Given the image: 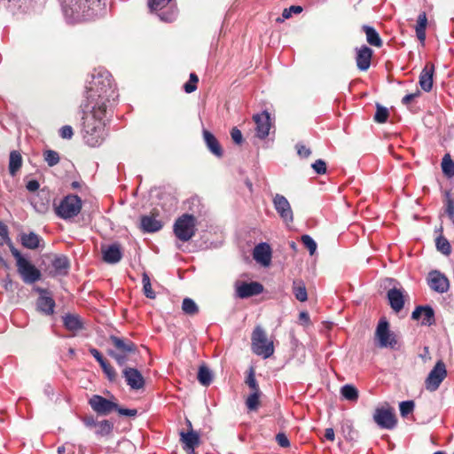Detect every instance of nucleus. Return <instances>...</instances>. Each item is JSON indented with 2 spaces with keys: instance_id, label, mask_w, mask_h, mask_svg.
I'll list each match as a JSON object with an SVG mask.
<instances>
[{
  "instance_id": "f257e3e1",
  "label": "nucleus",
  "mask_w": 454,
  "mask_h": 454,
  "mask_svg": "<svg viewBox=\"0 0 454 454\" xmlns=\"http://www.w3.org/2000/svg\"><path fill=\"white\" fill-rule=\"evenodd\" d=\"M118 98L111 74L104 69H95L87 82L85 101L82 106L107 111Z\"/></svg>"
},
{
  "instance_id": "f03ea898",
  "label": "nucleus",
  "mask_w": 454,
  "mask_h": 454,
  "mask_svg": "<svg viewBox=\"0 0 454 454\" xmlns=\"http://www.w3.org/2000/svg\"><path fill=\"white\" fill-rule=\"evenodd\" d=\"M82 137L90 147L99 146L106 138V122L107 111L82 106Z\"/></svg>"
},
{
  "instance_id": "7ed1b4c3",
  "label": "nucleus",
  "mask_w": 454,
  "mask_h": 454,
  "mask_svg": "<svg viewBox=\"0 0 454 454\" xmlns=\"http://www.w3.org/2000/svg\"><path fill=\"white\" fill-rule=\"evenodd\" d=\"M106 12V0H71L65 5V18L68 23L91 20Z\"/></svg>"
},
{
  "instance_id": "20e7f679",
  "label": "nucleus",
  "mask_w": 454,
  "mask_h": 454,
  "mask_svg": "<svg viewBox=\"0 0 454 454\" xmlns=\"http://www.w3.org/2000/svg\"><path fill=\"white\" fill-rule=\"evenodd\" d=\"M90 408L98 415L107 416L113 411H117L121 416L135 417L137 414L136 409L121 408L117 403L108 400L102 395H93L89 399Z\"/></svg>"
},
{
  "instance_id": "39448f33",
  "label": "nucleus",
  "mask_w": 454,
  "mask_h": 454,
  "mask_svg": "<svg viewBox=\"0 0 454 454\" xmlns=\"http://www.w3.org/2000/svg\"><path fill=\"white\" fill-rule=\"evenodd\" d=\"M109 340L115 350H109L108 355L113 357L120 366H123L127 363L129 355L137 352V345L129 340L115 335H111Z\"/></svg>"
},
{
  "instance_id": "423d86ee",
  "label": "nucleus",
  "mask_w": 454,
  "mask_h": 454,
  "mask_svg": "<svg viewBox=\"0 0 454 454\" xmlns=\"http://www.w3.org/2000/svg\"><path fill=\"white\" fill-rule=\"evenodd\" d=\"M252 351L262 358L270 357L274 353L273 341L269 340L264 329L257 325L251 336Z\"/></svg>"
},
{
  "instance_id": "0eeeda50",
  "label": "nucleus",
  "mask_w": 454,
  "mask_h": 454,
  "mask_svg": "<svg viewBox=\"0 0 454 454\" xmlns=\"http://www.w3.org/2000/svg\"><path fill=\"white\" fill-rule=\"evenodd\" d=\"M197 219L192 214H183L174 223L173 231L175 236L183 242H187L196 233Z\"/></svg>"
},
{
  "instance_id": "6e6552de",
  "label": "nucleus",
  "mask_w": 454,
  "mask_h": 454,
  "mask_svg": "<svg viewBox=\"0 0 454 454\" xmlns=\"http://www.w3.org/2000/svg\"><path fill=\"white\" fill-rule=\"evenodd\" d=\"M82 200L78 195L68 194L65 196L58 206H55V214L63 220H70L78 215L82 209Z\"/></svg>"
},
{
  "instance_id": "1a4fd4ad",
  "label": "nucleus",
  "mask_w": 454,
  "mask_h": 454,
  "mask_svg": "<svg viewBox=\"0 0 454 454\" xmlns=\"http://www.w3.org/2000/svg\"><path fill=\"white\" fill-rule=\"evenodd\" d=\"M12 254L16 259L18 272L25 283L33 284L41 278V271L24 258L17 249H12Z\"/></svg>"
},
{
  "instance_id": "9d476101",
  "label": "nucleus",
  "mask_w": 454,
  "mask_h": 454,
  "mask_svg": "<svg viewBox=\"0 0 454 454\" xmlns=\"http://www.w3.org/2000/svg\"><path fill=\"white\" fill-rule=\"evenodd\" d=\"M171 0H148L147 4L151 12L158 15L164 22H173L177 17V9L170 5Z\"/></svg>"
},
{
  "instance_id": "9b49d317",
  "label": "nucleus",
  "mask_w": 454,
  "mask_h": 454,
  "mask_svg": "<svg viewBox=\"0 0 454 454\" xmlns=\"http://www.w3.org/2000/svg\"><path fill=\"white\" fill-rule=\"evenodd\" d=\"M375 337L378 340L380 348H395L397 340L394 333L389 330V324L385 318H381L375 331Z\"/></svg>"
},
{
  "instance_id": "f8f14e48",
  "label": "nucleus",
  "mask_w": 454,
  "mask_h": 454,
  "mask_svg": "<svg viewBox=\"0 0 454 454\" xmlns=\"http://www.w3.org/2000/svg\"><path fill=\"white\" fill-rule=\"evenodd\" d=\"M447 376L446 366L442 361H438L434 368L430 371L425 380V387L430 392L436 391L441 383Z\"/></svg>"
},
{
  "instance_id": "ddd939ff",
  "label": "nucleus",
  "mask_w": 454,
  "mask_h": 454,
  "mask_svg": "<svg viewBox=\"0 0 454 454\" xmlns=\"http://www.w3.org/2000/svg\"><path fill=\"white\" fill-rule=\"evenodd\" d=\"M275 210L278 214L282 221L289 225L294 222V213L287 199L281 194H275L272 199Z\"/></svg>"
},
{
  "instance_id": "4468645a",
  "label": "nucleus",
  "mask_w": 454,
  "mask_h": 454,
  "mask_svg": "<svg viewBox=\"0 0 454 454\" xmlns=\"http://www.w3.org/2000/svg\"><path fill=\"white\" fill-rule=\"evenodd\" d=\"M373 420L380 427L387 430L394 429L397 419L391 408H377L373 414Z\"/></svg>"
},
{
  "instance_id": "2eb2a0df",
  "label": "nucleus",
  "mask_w": 454,
  "mask_h": 454,
  "mask_svg": "<svg viewBox=\"0 0 454 454\" xmlns=\"http://www.w3.org/2000/svg\"><path fill=\"white\" fill-rule=\"evenodd\" d=\"M236 295L240 299L258 295L263 292V286L259 282H239L235 283Z\"/></svg>"
},
{
  "instance_id": "dca6fc26",
  "label": "nucleus",
  "mask_w": 454,
  "mask_h": 454,
  "mask_svg": "<svg viewBox=\"0 0 454 454\" xmlns=\"http://www.w3.org/2000/svg\"><path fill=\"white\" fill-rule=\"evenodd\" d=\"M253 119L255 122L256 137L260 139L266 138L271 127L270 114L263 111L261 114H254Z\"/></svg>"
},
{
  "instance_id": "f3484780",
  "label": "nucleus",
  "mask_w": 454,
  "mask_h": 454,
  "mask_svg": "<svg viewBox=\"0 0 454 454\" xmlns=\"http://www.w3.org/2000/svg\"><path fill=\"white\" fill-rule=\"evenodd\" d=\"M427 283L432 290L439 294L446 293L450 287L448 278L438 270H434L429 273Z\"/></svg>"
},
{
  "instance_id": "a211bd4d",
  "label": "nucleus",
  "mask_w": 454,
  "mask_h": 454,
  "mask_svg": "<svg viewBox=\"0 0 454 454\" xmlns=\"http://www.w3.org/2000/svg\"><path fill=\"white\" fill-rule=\"evenodd\" d=\"M411 318L414 320L422 318V325L431 326L435 324L434 311L429 305L417 306L411 313Z\"/></svg>"
},
{
  "instance_id": "6ab92c4d",
  "label": "nucleus",
  "mask_w": 454,
  "mask_h": 454,
  "mask_svg": "<svg viewBox=\"0 0 454 454\" xmlns=\"http://www.w3.org/2000/svg\"><path fill=\"white\" fill-rule=\"evenodd\" d=\"M372 50L367 45L356 48V63L360 71H367L371 66Z\"/></svg>"
},
{
  "instance_id": "aec40b11",
  "label": "nucleus",
  "mask_w": 454,
  "mask_h": 454,
  "mask_svg": "<svg viewBox=\"0 0 454 454\" xmlns=\"http://www.w3.org/2000/svg\"><path fill=\"white\" fill-rule=\"evenodd\" d=\"M253 256L262 266H269L272 257L270 246L266 242L258 244L254 248Z\"/></svg>"
},
{
  "instance_id": "412c9836",
  "label": "nucleus",
  "mask_w": 454,
  "mask_h": 454,
  "mask_svg": "<svg viewBox=\"0 0 454 454\" xmlns=\"http://www.w3.org/2000/svg\"><path fill=\"white\" fill-rule=\"evenodd\" d=\"M123 377L132 389H140L145 386V379L137 369L126 367L123 370Z\"/></svg>"
},
{
  "instance_id": "4be33fe9",
  "label": "nucleus",
  "mask_w": 454,
  "mask_h": 454,
  "mask_svg": "<svg viewBox=\"0 0 454 454\" xmlns=\"http://www.w3.org/2000/svg\"><path fill=\"white\" fill-rule=\"evenodd\" d=\"M103 260L110 264L119 262L122 258V251L119 243H113L106 247H102Z\"/></svg>"
},
{
  "instance_id": "5701e85b",
  "label": "nucleus",
  "mask_w": 454,
  "mask_h": 454,
  "mask_svg": "<svg viewBox=\"0 0 454 454\" xmlns=\"http://www.w3.org/2000/svg\"><path fill=\"white\" fill-rule=\"evenodd\" d=\"M434 73V66L432 63H427L419 74V86L426 92L432 90Z\"/></svg>"
},
{
  "instance_id": "b1692460",
  "label": "nucleus",
  "mask_w": 454,
  "mask_h": 454,
  "mask_svg": "<svg viewBox=\"0 0 454 454\" xmlns=\"http://www.w3.org/2000/svg\"><path fill=\"white\" fill-rule=\"evenodd\" d=\"M387 299L390 307L395 312H399L403 309L404 296L403 292L401 289H397L395 287L389 289L387 291Z\"/></svg>"
},
{
  "instance_id": "393cba45",
  "label": "nucleus",
  "mask_w": 454,
  "mask_h": 454,
  "mask_svg": "<svg viewBox=\"0 0 454 454\" xmlns=\"http://www.w3.org/2000/svg\"><path fill=\"white\" fill-rule=\"evenodd\" d=\"M203 137L207 149L216 157L221 158L223 151L216 137L208 130L203 129Z\"/></svg>"
},
{
  "instance_id": "a878e982",
  "label": "nucleus",
  "mask_w": 454,
  "mask_h": 454,
  "mask_svg": "<svg viewBox=\"0 0 454 454\" xmlns=\"http://www.w3.org/2000/svg\"><path fill=\"white\" fill-rule=\"evenodd\" d=\"M43 294H41L36 302L37 309L44 315L50 316L54 313L55 301L49 295H46L45 291H42Z\"/></svg>"
},
{
  "instance_id": "bb28decb",
  "label": "nucleus",
  "mask_w": 454,
  "mask_h": 454,
  "mask_svg": "<svg viewBox=\"0 0 454 454\" xmlns=\"http://www.w3.org/2000/svg\"><path fill=\"white\" fill-rule=\"evenodd\" d=\"M181 441L184 444L185 450H192L194 453V449L200 444V435L197 432L191 429V431L184 433L181 432Z\"/></svg>"
},
{
  "instance_id": "cd10ccee",
  "label": "nucleus",
  "mask_w": 454,
  "mask_h": 454,
  "mask_svg": "<svg viewBox=\"0 0 454 454\" xmlns=\"http://www.w3.org/2000/svg\"><path fill=\"white\" fill-rule=\"evenodd\" d=\"M63 325L67 330L77 332L83 328V323L78 315L67 314L63 317Z\"/></svg>"
},
{
  "instance_id": "c85d7f7f",
  "label": "nucleus",
  "mask_w": 454,
  "mask_h": 454,
  "mask_svg": "<svg viewBox=\"0 0 454 454\" xmlns=\"http://www.w3.org/2000/svg\"><path fill=\"white\" fill-rule=\"evenodd\" d=\"M141 228L145 232H155L162 228V223L153 216L144 215L141 217Z\"/></svg>"
},
{
  "instance_id": "c756f323",
  "label": "nucleus",
  "mask_w": 454,
  "mask_h": 454,
  "mask_svg": "<svg viewBox=\"0 0 454 454\" xmlns=\"http://www.w3.org/2000/svg\"><path fill=\"white\" fill-rule=\"evenodd\" d=\"M362 28L366 35V41L369 44L375 47H380L382 45V40L374 27L364 25Z\"/></svg>"
},
{
  "instance_id": "7c9ffc66",
  "label": "nucleus",
  "mask_w": 454,
  "mask_h": 454,
  "mask_svg": "<svg viewBox=\"0 0 454 454\" xmlns=\"http://www.w3.org/2000/svg\"><path fill=\"white\" fill-rule=\"evenodd\" d=\"M22 166V157L18 151H12L9 159V172L13 176Z\"/></svg>"
},
{
  "instance_id": "2f4dec72",
  "label": "nucleus",
  "mask_w": 454,
  "mask_h": 454,
  "mask_svg": "<svg viewBox=\"0 0 454 454\" xmlns=\"http://www.w3.org/2000/svg\"><path fill=\"white\" fill-rule=\"evenodd\" d=\"M22 245L29 249H36L40 244V237L35 232L21 235Z\"/></svg>"
},
{
  "instance_id": "473e14b6",
  "label": "nucleus",
  "mask_w": 454,
  "mask_h": 454,
  "mask_svg": "<svg viewBox=\"0 0 454 454\" xmlns=\"http://www.w3.org/2000/svg\"><path fill=\"white\" fill-rule=\"evenodd\" d=\"M52 267L57 274H66L69 268V261L67 256L59 255L52 261Z\"/></svg>"
},
{
  "instance_id": "72a5a7b5",
  "label": "nucleus",
  "mask_w": 454,
  "mask_h": 454,
  "mask_svg": "<svg viewBox=\"0 0 454 454\" xmlns=\"http://www.w3.org/2000/svg\"><path fill=\"white\" fill-rule=\"evenodd\" d=\"M293 293L295 298L301 302L308 299L306 286L301 280H294L293 282Z\"/></svg>"
},
{
  "instance_id": "f704fd0d",
  "label": "nucleus",
  "mask_w": 454,
  "mask_h": 454,
  "mask_svg": "<svg viewBox=\"0 0 454 454\" xmlns=\"http://www.w3.org/2000/svg\"><path fill=\"white\" fill-rule=\"evenodd\" d=\"M198 380L203 386H209L213 380L212 372L205 365H201L198 372Z\"/></svg>"
},
{
  "instance_id": "c9c22d12",
  "label": "nucleus",
  "mask_w": 454,
  "mask_h": 454,
  "mask_svg": "<svg viewBox=\"0 0 454 454\" xmlns=\"http://www.w3.org/2000/svg\"><path fill=\"white\" fill-rule=\"evenodd\" d=\"M442 173L449 178L454 177V160L450 154H445L442 160Z\"/></svg>"
},
{
  "instance_id": "e433bc0d",
  "label": "nucleus",
  "mask_w": 454,
  "mask_h": 454,
  "mask_svg": "<svg viewBox=\"0 0 454 454\" xmlns=\"http://www.w3.org/2000/svg\"><path fill=\"white\" fill-rule=\"evenodd\" d=\"M340 394L346 400L350 402H355L358 399L357 389L350 384L344 385L340 388Z\"/></svg>"
},
{
  "instance_id": "4c0bfd02",
  "label": "nucleus",
  "mask_w": 454,
  "mask_h": 454,
  "mask_svg": "<svg viewBox=\"0 0 454 454\" xmlns=\"http://www.w3.org/2000/svg\"><path fill=\"white\" fill-rule=\"evenodd\" d=\"M98 429L96 431V434L98 436H106L109 435L114 429V423L104 419L102 421H99L97 426Z\"/></svg>"
},
{
  "instance_id": "58836bf2",
  "label": "nucleus",
  "mask_w": 454,
  "mask_h": 454,
  "mask_svg": "<svg viewBox=\"0 0 454 454\" xmlns=\"http://www.w3.org/2000/svg\"><path fill=\"white\" fill-rule=\"evenodd\" d=\"M182 309L184 313L192 316L198 313L199 307L196 302L191 298H184L182 303Z\"/></svg>"
},
{
  "instance_id": "ea45409f",
  "label": "nucleus",
  "mask_w": 454,
  "mask_h": 454,
  "mask_svg": "<svg viewBox=\"0 0 454 454\" xmlns=\"http://www.w3.org/2000/svg\"><path fill=\"white\" fill-rule=\"evenodd\" d=\"M435 245L438 251L444 255H449L451 253V247L450 242L443 236H439L435 239Z\"/></svg>"
},
{
  "instance_id": "a19ab883",
  "label": "nucleus",
  "mask_w": 454,
  "mask_h": 454,
  "mask_svg": "<svg viewBox=\"0 0 454 454\" xmlns=\"http://www.w3.org/2000/svg\"><path fill=\"white\" fill-rule=\"evenodd\" d=\"M261 391L252 392L246 400V405L249 411H256L259 407Z\"/></svg>"
},
{
  "instance_id": "79ce46f5",
  "label": "nucleus",
  "mask_w": 454,
  "mask_h": 454,
  "mask_svg": "<svg viewBox=\"0 0 454 454\" xmlns=\"http://www.w3.org/2000/svg\"><path fill=\"white\" fill-rule=\"evenodd\" d=\"M43 157L49 167H53L59 162V154L56 151L46 150Z\"/></svg>"
},
{
  "instance_id": "37998d69",
  "label": "nucleus",
  "mask_w": 454,
  "mask_h": 454,
  "mask_svg": "<svg viewBox=\"0 0 454 454\" xmlns=\"http://www.w3.org/2000/svg\"><path fill=\"white\" fill-rule=\"evenodd\" d=\"M49 199H46L45 201H39V195H37L36 197L33 198L32 200V205L34 207V208L35 209V211H37L38 213H41V214H44L48 211L49 209Z\"/></svg>"
},
{
  "instance_id": "c03bdc74",
  "label": "nucleus",
  "mask_w": 454,
  "mask_h": 454,
  "mask_svg": "<svg viewBox=\"0 0 454 454\" xmlns=\"http://www.w3.org/2000/svg\"><path fill=\"white\" fill-rule=\"evenodd\" d=\"M142 283H143V289H144L145 295L147 298L154 299L155 293L152 289L150 278L146 273L143 274Z\"/></svg>"
},
{
  "instance_id": "a18cd8bd",
  "label": "nucleus",
  "mask_w": 454,
  "mask_h": 454,
  "mask_svg": "<svg viewBox=\"0 0 454 454\" xmlns=\"http://www.w3.org/2000/svg\"><path fill=\"white\" fill-rule=\"evenodd\" d=\"M388 118V110L387 108L377 105L376 113L374 115V121L378 123H384L387 121Z\"/></svg>"
},
{
  "instance_id": "49530a36",
  "label": "nucleus",
  "mask_w": 454,
  "mask_h": 454,
  "mask_svg": "<svg viewBox=\"0 0 454 454\" xmlns=\"http://www.w3.org/2000/svg\"><path fill=\"white\" fill-rule=\"evenodd\" d=\"M302 12V8L299 5H292L289 8L284 9L282 18H278L277 22H282L286 19L292 17L293 13L299 14Z\"/></svg>"
},
{
  "instance_id": "de8ad7c7",
  "label": "nucleus",
  "mask_w": 454,
  "mask_h": 454,
  "mask_svg": "<svg viewBox=\"0 0 454 454\" xmlns=\"http://www.w3.org/2000/svg\"><path fill=\"white\" fill-rule=\"evenodd\" d=\"M415 407V403L413 401H403L399 403L400 413L402 417H407L411 414Z\"/></svg>"
},
{
  "instance_id": "09e8293b",
  "label": "nucleus",
  "mask_w": 454,
  "mask_h": 454,
  "mask_svg": "<svg viewBox=\"0 0 454 454\" xmlns=\"http://www.w3.org/2000/svg\"><path fill=\"white\" fill-rule=\"evenodd\" d=\"M199 78L195 73L190 74L189 81L184 85V91L186 93H192L196 90Z\"/></svg>"
},
{
  "instance_id": "8fccbe9b",
  "label": "nucleus",
  "mask_w": 454,
  "mask_h": 454,
  "mask_svg": "<svg viewBox=\"0 0 454 454\" xmlns=\"http://www.w3.org/2000/svg\"><path fill=\"white\" fill-rule=\"evenodd\" d=\"M246 383L247 386L252 389L253 392L261 391L259 388V385L256 381V379L254 377V372L253 368H250L248 375L246 379Z\"/></svg>"
},
{
  "instance_id": "3c124183",
  "label": "nucleus",
  "mask_w": 454,
  "mask_h": 454,
  "mask_svg": "<svg viewBox=\"0 0 454 454\" xmlns=\"http://www.w3.org/2000/svg\"><path fill=\"white\" fill-rule=\"evenodd\" d=\"M301 242L309 249L310 254L315 253L317 249V243L309 235H302Z\"/></svg>"
},
{
  "instance_id": "603ef678",
  "label": "nucleus",
  "mask_w": 454,
  "mask_h": 454,
  "mask_svg": "<svg viewBox=\"0 0 454 454\" xmlns=\"http://www.w3.org/2000/svg\"><path fill=\"white\" fill-rule=\"evenodd\" d=\"M312 168L317 174L323 175L326 173V163L323 160H317L312 164Z\"/></svg>"
},
{
  "instance_id": "864d4df0",
  "label": "nucleus",
  "mask_w": 454,
  "mask_h": 454,
  "mask_svg": "<svg viewBox=\"0 0 454 454\" xmlns=\"http://www.w3.org/2000/svg\"><path fill=\"white\" fill-rule=\"evenodd\" d=\"M427 15H426V12H421L419 14L418 16V20H417V25H416V30H426V27H427Z\"/></svg>"
},
{
  "instance_id": "5fc2aeb1",
  "label": "nucleus",
  "mask_w": 454,
  "mask_h": 454,
  "mask_svg": "<svg viewBox=\"0 0 454 454\" xmlns=\"http://www.w3.org/2000/svg\"><path fill=\"white\" fill-rule=\"evenodd\" d=\"M188 204L191 205L189 206V209L190 210H193V212H197V213H200V207L201 206L200 204V199L199 197H192L189 200H188Z\"/></svg>"
},
{
  "instance_id": "6e6d98bb",
  "label": "nucleus",
  "mask_w": 454,
  "mask_h": 454,
  "mask_svg": "<svg viewBox=\"0 0 454 454\" xmlns=\"http://www.w3.org/2000/svg\"><path fill=\"white\" fill-rule=\"evenodd\" d=\"M59 135L62 138L70 139L72 138L74 132L73 128L70 125H65L60 128Z\"/></svg>"
},
{
  "instance_id": "4d7b16f0",
  "label": "nucleus",
  "mask_w": 454,
  "mask_h": 454,
  "mask_svg": "<svg viewBox=\"0 0 454 454\" xmlns=\"http://www.w3.org/2000/svg\"><path fill=\"white\" fill-rule=\"evenodd\" d=\"M276 441H277L278 444L283 448H286V447L290 446V442L284 433H278L276 435Z\"/></svg>"
},
{
  "instance_id": "13d9d810",
  "label": "nucleus",
  "mask_w": 454,
  "mask_h": 454,
  "mask_svg": "<svg viewBox=\"0 0 454 454\" xmlns=\"http://www.w3.org/2000/svg\"><path fill=\"white\" fill-rule=\"evenodd\" d=\"M231 136L235 144L240 145L243 141L241 131L238 128H232Z\"/></svg>"
},
{
  "instance_id": "bf43d9fd",
  "label": "nucleus",
  "mask_w": 454,
  "mask_h": 454,
  "mask_svg": "<svg viewBox=\"0 0 454 454\" xmlns=\"http://www.w3.org/2000/svg\"><path fill=\"white\" fill-rule=\"evenodd\" d=\"M446 213L454 224V200H452L451 199H448L447 200Z\"/></svg>"
},
{
  "instance_id": "052dcab7",
  "label": "nucleus",
  "mask_w": 454,
  "mask_h": 454,
  "mask_svg": "<svg viewBox=\"0 0 454 454\" xmlns=\"http://www.w3.org/2000/svg\"><path fill=\"white\" fill-rule=\"evenodd\" d=\"M296 148L297 153L302 158H308L311 154L310 149L303 145H297Z\"/></svg>"
},
{
  "instance_id": "680f3d73",
  "label": "nucleus",
  "mask_w": 454,
  "mask_h": 454,
  "mask_svg": "<svg viewBox=\"0 0 454 454\" xmlns=\"http://www.w3.org/2000/svg\"><path fill=\"white\" fill-rule=\"evenodd\" d=\"M420 96V91L417 90L415 93L407 94L402 99V103L408 106L414 98Z\"/></svg>"
},
{
  "instance_id": "e2e57ef3",
  "label": "nucleus",
  "mask_w": 454,
  "mask_h": 454,
  "mask_svg": "<svg viewBox=\"0 0 454 454\" xmlns=\"http://www.w3.org/2000/svg\"><path fill=\"white\" fill-rule=\"evenodd\" d=\"M26 187L29 192H35L39 189L40 184L37 180H30L27 183Z\"/></svg>"
},
{
  "instance_id": "0e129e2a",
  "label": "nucleus",
  "mask_w": 454,
  "mask_h": 454,
  "mask_svg": "<svg viewBox=\"0 0 454 454\" xmlns=\"http://www.w3.org/2000/svg\"><path fill=\"white\" fill-rule=\"evenodd\" d=\"M110 381H114L116 378L115 370L110 365L106 371H103Z\"/></svg>"
},
{
  "instance_id": "69168bd1",
  "label": "nucleus",
  "mask_w": 454,
  "mask_h": 454,
  "mask_svg": "<svg viewBox=\"0 0 454 454\" xmlns=\"http://www.w3.org/2000/svg\"><path fill=\"white\" fill-rule=\"evenodd\" d=\"M82 421L87 427H97L98 423L92 416L85 417Z\"/></svg>"
},
{
  "instance_id": "338daca9",
  "label": "nucleus",
  "mask_w": 454,
  "mask_h": 454,
  "mask_svg": "<svg viewBox=\"0 0 454 454\" xmlns=\"http://www.w3.org/2000/svg\"><path fill=\"white\" fill-rule=\"evenodd\" d=\"M89 351L91 354V356L97 360L98 363L104 359L103 356L97 348H90Z\"/></svg>"
},
{
  "instance_id": "774afa93",
  "label": "nucleus",
  "mask_w": 454,
  "mask_h": 454,
  "mask_svg": "<svg viewBox=\"0 0 454 454\" xmlns=\"http://www.w3.org/2000/svg\"><path fill=\"white\" fill-rule=\"evenodd\" d=\"M0 237L3 239H9L8 238V229L6 225H4L3 223L0 222Z\"/></svg>"
}]
</instances>
